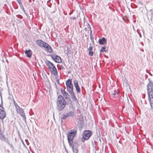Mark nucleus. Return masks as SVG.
<instances>
[{
	"label": "nucleus",
	"mask_w": 153,
	"mask_h": 153,
	"mask_svg": "<svg viewBox=\"0 0 153 153\" xmlns=\"http://www.w3.org/2000/svg\"><path fill=\"white\" fill-rule=\"evenodd\" d=\"M56 108L59 111L62 110L66 107V102L65 99L62 95H59L56 101Z\"/></svg>",
	"instance_id": "nucleus-1"
},
{
	"label": "nucleus",
	"mask_w": 153,
	"mask_h": 153,
	"mask_svg": "<svg viewBox=\"0 0 153 153\" xmlns=\"http://www.w3.org/2000/svg\"><path fill=\"white\" fill-rule=\"evenodd\" d=\"M77 130L74 129L71 130L70 132H68L67 134L68 141L69 145H71V143H74L73 142V139L76 134Z\"/></svg>",
	"instance_id": "nucleus-2"
},
{
	"label": "nucleus",
	"mask_w": 153,
	"mask_h": 153,
	"mask_svg": "<svg viewBox=\"0 0 153 153\" xmlns=\"http://www.w3.org/2000/svg\"><path fill=\"white\" fill-rule=\"evenodd\" d=\"M148 80L149 82L147 85V90L148 98L150 99V97H153V82L149 78L148 79Z\"/></svg>",
	"instance_id": "nucleus-3"
},
{
	"label": "nucleus",
	"mask_w": 153,
	"mask_h": 153,
	"mask_svg": "<svg viewBox=\"0 0 153 153\" xmlns=\"http://www.w3.org/2000/svg\"><path fill=\"white\" fill-rule=\"evenodd\" d=\"M92 134V132L90 130H84L82 134L81 141L84 143L85 140H88Z\"/></svg>",
	"instance_id": "nucleus-4"
},
{
	"label": "nucleus",
	"mask_w": 153,
	"mask_h": 153,
	"mask_svg": "<svg viewBox=\"0 0 153 153\" xmlns=\"http://www.w3.org/2000/svg\"><path fill=\"white\" fill-rule=\"evenodd\" d=\"M65 84L67 87V91L69 93L74 91L73 86L72 83V79H68L66 81Z\"/></svg>",
	"instance_id": "nucleus-5"
},
{
	"label": "nucleus",
	"mask_w": 153,
	"mask_h": 153,
	"mask_svg": "<svg viewBox=\"0 0 153 153\" xmlns=\"http://www.w3.org/2000/svg\"><path fill=\"white\" fill-rule=\"evenodd\" d=\"M1 103L0 105V119L3 120L4 119L6 116V114L5 111L4 110V108L3 107V101L2 100V98L1 95Z\"/></svg>",
	"instance_id": "nucleus-6"
},
{
	"label": "nucleus",
	"mask_w": 153,
	"mask_h": 153,
	"mask_svg": "<svg viewBox=\"0 0 153 153\" xmlns=\"http://www.w3.org/2000/svg\"><path fill=\"white\" fill-rule=\"evenodd\" d=\"M42 47L44 48L47 52H48L50 53H52L53 51V49L51 46L45 42L42 44Z\"/></svg>",
	"instance_id": "nucleus-7"
},
{
	"label": "nucleus",
	"mask_w": 153,
	"mask_h": 153,
	"mask_svg": "<svg viewBox=\"0 0 153 153\" xmlns=\"http://www.w3.org/2000/svg\"><path fill=\"white\" fill-rule=\"evenodd\" d=\"M17 113L23 117L22 120L25 121H26V117L23 110L20 107L16 109Z\"/></svg>",
	"instance_id": "nucleus-8"
},
{
	"label": "nucleus",
	"mask_w": 153,
	"mask_h": 153,
	"mask_svg": "<svg viewBox=\"0 0 153 153\" xmlns=\"http://www.w3.org/2000/svg\"><path fill=\"white\" fill-rule=\"evenodd\" d=\"M78 126L80 130L82 128L84 123V119L83 117L80 116L79 117L77 122Z\"/></svg>",
	"instance_id": "nucleus-9"
},
{
	"label": "nucleus",
	"mask_w": 153,
	"mask_h": 153,
	"mask_svg": "<svg viewBox=\"0 0 153 153\" xmlns=\"http://www.w3.org/2000/svg\"><path fill=\"white\" fill-rule=\"evenodd\" d=\"M70 147H71L74 153H78V145L76 142H74L73 143H71V145H69Z\"/></svg>",
	"instance_id": "nucleus-10"
},
{
	"label": "nucleus",
	"mask_w": 153,
	"mask_h": 153,
	"mask_svg": "<svg viewBox=\"0 0 153 153\" xmlns=\"http://www.w3.org/2000/svg\"><path fill=\"white\" fill-rule=\"evenodd\" d=\"M69 93L71 96V98L72 99L73 101H74L76 103H78V100L75 96V92L73 91L69 92Z\"/></svg>",
	"instance_id": "nucleus-11"
},
{
	"label": "nucleus",
	"mask_w": 153,
	"mask_h": 153,
	"mask_svg": "<svg viewBox=\"0 0 153 153\" xmlns=\"http://www.w3.org/2000/svg\"><path fill=\"white\" fill-rule=\"evenodd\" d=\"M0 139L1 140L7 143L8 144H10L8 138H6L3 135V133L2 132L0 134Z\"/></svg>",
	"instance_id": "nucleus-12"
},
{
	"label": "nucleus",
	"mask_w": 153,
	"mask_h": 153,
	"mask_svg": "<svg viewBox=\"0 0 153 153\" xmlns=\"http://www.w3.org/2000/svg\"><path fill=\"white\" fill-rule=\"evenodd\" d=\"M98 42L100 45H104L107 42V39L105 37H103L99 40Z\"/></svg>",
	"instance_id": "nucleus-13"
},
{
	"label": "nucleus",
	"mask_w": 153,
	"mask_h": 153,
	"mask_svg": "<svg viewBox=\"0 0 153 153\" xmlns=\"http://www.w3.org/2000/svg\"><path fill=\"white\" fill-rule=\"evenodd\" d=\"M53 61L57 63H61L62 61L61 58L57 55L55 56Z\"/></svg>",
	"instance_id": "nucleus-14"
},
{
	"label": "nucleus",
	"mask_w": 153,
	"mask_h": 153,
	"mask_svg": "<svg viewBox=\"0 0 153 153\" xmlns=\"http://www.w3.org/2000/svg\"><path fill=\"white\" fill-rule=\"evenodd\" d=\"M45 62L46 65L48 66V69L51 68V67L54 65L53 63L47 59L45 60Z\"/></svg>",
	"instance_id": "nucleus-15"
},
{
	"label": "nucleus",
	"mask_w": 153,
	"mask_h": 153,
	"mask_svg": "<svg viewBox=\"0 0 153 153\" xmlns=\"http://www.w3.org/2000/svg\"><path fill=\"white\" fill-rule=\"evenodd\" d=\"M65 99H66V100L67 101V102H66V105L69 104V107L71 108L73 106V104L72 101L71 100L70 97H69Z\"/></svg>",
	"instance_id": "nucleus-16"
},
{
	"label": "nucleus",
	"mask_w": 153,
	"mask_h": 153,
	"mask_svg": "<svg viewBox=\"0 0 153 153\" xmlns=\"http://www.w3.org/2000/svg\"><path fill=\"white\" fill-rule=\"evenodd\" d=\"M25 53L26 54L27 57L28 58L31 57L32 55L31 51L29 49L28 50H26L25 51Z\"/></svg>",
	"instance_id": "nucleus-17"
},
{
	"label": "nucleus",
	"mask_w": 153,
	"mask_h": 153,
	"mask_svg": "<svg viewBox=\"0 0 153 153\" xmlns=\"http://www.w3.org/2000/svg\"><path fill=\"white\" fill-rule=\"evenodd\" d=\"M50 72L51 74H53L55 76L58 75V72L56 69H55L54 70L51 71Z\"/></svg>",
	"instance_id": "nucleus-18"
},
{
	"label": "nucleus",
	"mask_w": 153,
	"mask_h": 153,
	"mask_svg": "<svg viewBox=\"0 0 153 153\" xmlns=\"http://www.w3.org/2000/svg\"><path fill=\"white\" fill-rule=\"evenodd\" d=\"M44 42L41 40H37L36 41V44L41 47H42V44Z\"/></svg>",
	"instance_id": "nucleus-19"
},
{
	"label": "nucleus",
	"mask_w": 153,
	"mask_h": 153,
	"mask_svg": "<svg viewBox=\"0 0 153 153\" xmlns=\"http://www.w3.org/2000/svg\"><path fill=\"white\" fill-rule=\"evenodd\" d=\"M148 100L149 101L151 107L153 109V97H150V99L148 98Z\"/></svg>",
	"instance_id": "nucleus-20"
},
{
	"label": "nucleus",
	"mask_w": 153,
	"mask_h": 153,
	"mask_svg": "<svg viewBox=\"0 0 153 153\" xmlns=\"http://www.w3.org/2000/svg\"><path fill=\"white\" fill-rule=\"evenodd\" d=\"M74 112L72 111H71L66 113V114L67 115L68 117H72L73 115Z\"/></svg>",
	"instance_id": "nucleus-21"
},
{
	"label": "nucleus",
	"mask_w": 153,
	"mask_h": 153,
	"mask_svg": "<svg viewBox=\"0 0 153 153\" xmlns=\"http://www.w3.org/2000/svg\"><path fill=\"white\" fill-rule=\"evenodd\" d=\"M90 38L91 41V42H92L93 43H94V38L93 36L92 31L91 30V31H90Z\"/></svg>",
	"instance_id": "nucleus-22"
},
{
	"label": "nucleus",
	"mask_w": 153,
	"mask_h": 153,
	"mask_svg": "<svg viewBox=\"0 0 153 153\" xmlns=\"http://www.w3.org/2000/svg\"><path fill=\"white\" fill-rule=\"evenodd\" d=\"M74 84L75 88L79 86L78 81L75 79L74 81Z\"/></svg>",
	"instance_id": "nucleus-23"
},
{
	"label": "nucleus",
	"mask_w": 153,
	"mask_h": 153,
	"mask_svg": "<svg viewBox=\"0 0 153 153\" xmlns=\"http://www.w3.org/2000/svg\"><path fill=\"white\" fill-rule=\"evenodd\" d=\"M106 47L105 46H103L102 47L101 49L100 50V52L101 53H103L104 52H106V50H105Z\"/></svg>",
	"instance_id": "nucleus-24"
},
{
	"label": "nucleus",
	"mask_w": 153,
	"mask_h": 153,
	"mask_svg": "<svg viewBox=\"0 0 153 153\" xmlns=\"http://www.w3.org/2000/svg\"><path fill=\"white\" fill-rule=\"evenodd\" d=\"M68 117H67V115L66 114L65 115H64L63 116L61 117V122L62 123V122H63V120H65Z\"/></svg>",
	"instance_id": "nucleus-25"
},
{
	"label": "nucleus",
	"mask_w": 153,
	"mask_h": 153,
	"mask_svg": "<svg viewBox=\"0 0 153 153\" xmlns=\"http://www.w3.org/2000/svg\"><path fill=\"white\" fill-rule=\"evenodd\" d=\"M76 90L77 93H79L80 92L81 89L80 87L79 86L75 88Z\"/></svg>",
	"instance_id": "nucleus-26"
},
{
	"label": "nucleus",
	"mask_w": 153,
	"mask_h": 153,
	"mask_svg": "<svg viewBox=\"0 0 153 153\" xmlns=\"http://www.w3.org/2000/svg\"><path fill=\"white\" fill-rule=\"evenodd\" d=\"M13 104L15 107L16 109H17V108H18L19 107H20V106L17 105V103L16 102H15V100H14V99L13 100Z\"/></svg>",
	"instance_id": "nucleus-27"
},
{
	"label": "nucleus",
	"mask_w": 153,
	"mask_h": 153,
	"mask_svg": "<svg viewBox=\"0 0 153 153\" xmlns=\"http://www.w3.org/2000/svg\"><path fill=\"white\" fill-rule=\"evenodd\" d=\"M60 91L61 93L63 94V96L65 95L67 92L64 90H63L62 88H60Z\"/></svg>",
	"instance_id": "nucleus-28"
},
{
	"label": "nucleus",
	"mask_w": 153,
	"mask_h": 153,
	"mask_svg": "<svg viewBox=\"0 0 153 153\" xmlns=\"http://www.w3.org/2000/svg\"><path fill=\"white\" fill-rule=\"evenodd\" d=\"M124 81L125 83V85L126 87H128L129 86H129L128 84L127 83V81L126 79H125L124 80Z\"/></svg>",
	"instance_id": "nucleus-29"
},
{
	"label": "nucleus",
	"mask_w": 153,
	"mask_h": 153,
	"mask_svg": "<svg viewBox=\"0 0 153 153\" xmlns=\"http://www.w3.org/2000/svg\"><path fill=\"white\" fill-rule=\"evenodd\" d=\"M63 96L65 97V99H66V98H68L69 97H70V96L67 92L65 95H64Z\"/></svg>",
	"instance_id": "nucleus-30"
},
{
	"label": "nucleus",
	"mask_w": 153,
	"mask_h": 153,
	"mask_svg": "<svg viewBox=\"0 0 153 153\" xmlns=\"http://www.w3.org/2000/svg\"><path fill=\"white\" fill-rule=\"evenodd\" d=\"M55 69H56L55 66L54 65L52 67H51V68H50V69H49V70L50 71V72L52 70H54Z\"/></svg>",
	"instance_id": "nucleus-31"
},
{
	"label": "nucleus",
	"mask_w": 153,
	"mask_h": 153,
	"mask_svg": "<svg viewBox=\"0 0 153 153\" xmlns=\"http://www.w3.org/2000/svg\"><path fill=\"white\" fill-rule=\"evenodd\" d=\"M48 55L51 56V58L53 60L54 59V57L56 55L54 54H53L51 55L49 54Z\"/></svg>",
	"instance_id": "nucleus-32"
},
{
	"label": "nucleus",
	"mask_w": 153,
	"mask_h": 153,
	"mask_svg": "<svg viewBox=\"0 0 153 153\" xmlns=\"http://www.w3.org/2000/svg\"><path fill=\"white\" fill-rule=\"evenodd\" d=\"M89 54L90 56H92L93 55V52L92 51H89Z\"/></svg>",
	"instance_id": "nucleus-33"
},
{
	"label": "nucleus",
	"mask_w": 153,
	"mask_h": 153,
	"mask_svg": "<svg viewBox=\"0 0 153 153\" xmlns=\"http://www.w3.org/2000/svg\"><path fill=\"white\" fill-rule=\"evenodd\" d=\"M18 3L19 4L20 6L21 4H22V2H21V0H16Z\"/></svg>",
	"instance_id": "nucleus-34"
},
{
	"label": "nucleus",
	"mask_w": 153,
	"mask_h": 153,
	"mask_svg": "<svg viewBox=\"0 0 153 153\" xmlns=\"http://www.w3.org/2000/svg\"><path fill=\"white\" fill-rule=\"evenodd\" d=\"M16 16L18 18L20 19H22L23 18V17L22 16L20 15H16Z\"/></svg>",
	"instance_id": "nucleus-35"
},
{
	"label": "nucleus",
	"mask_w": 153,
	"mask_h": 153,
	"mask_svg": "<svg viewBox=\"0 0 153 153\" xmlns=\"http://www.w3.org/2000/svg\"><path fill=\"white\" fill-rule=\"evenodd\" d=\"M87 24H88V28H89L90 29V31H91V27L90 26V25L89 23H88L87 22Z\"/></svg>",
	"instance_id": "nucleus-36"
},
{
	"label": "nucleus",
	"mask_w": 153,
	"mask_h": 153,
	"mask_svg": "<svg viewBox=\"0 0 153 153\" xmlns=\"http://www.w3.org/2000/svg\"><path fill=\"white\" fill-rule=\"evenodd\" d=\"M93 49V47L91 46H90L88 48V51H92Z\"/></svg>",
	"instance_id": "nucleus-37"
},
{
	"label": "nucleus",
	"mask_w": 153,
	"mask_h": 153,
	"mask_svg": "<svg viewBox=\"0 0 153 153\" xmlns=\"http://www.w3.org/2000/svg\"><path fill=\"white\" fill-rule=\"evenodd\" d=\"M70 18L72 20H75L76 19V17H71Z\"/></svg>",
	"instance_id": "nucleus-38"
},
{
	"label": "nucleus",
	"mask_w": 153,
	"mask_h": 153,
	"mask_svg": "<svg viewBox=\"0 0 153 153\" xmlns=\"http://www.w3.org/2000/svg\"><path fill=\"white\" fill-rule=\"evenodd\" d=\"M19 6H20V8H21V9H22L23 10H24V7L22 4H21Z\"/></svg>",
	"instance_id": "nucleus-39"
},
{
	"label": "nucleus",
	"mask_w": 153,
	"mask_h": 153,
	"mask_svg": "<svg viewBox=\"0 0 153 153\" xmlns=\"http://www.w3.org/2000/svg\"><path fill=\"white\" fill-rule=\"evenodd\" d=\"M150 12L151 13V16H152L153 17V10H150Z\"/></svg>",
	"instance_id": "nucleus-40"
},
{
	"label": "nucleus",
	"mask_w": 153,
	"mask_h": 153,
	"mask_svg": "<svg viewBox=\"0 0 153 153\" xmlns=\"http://www.w3.org/2000/svg\"><path fill=\"white\" fill-rule=\"evenodd\" d=\"M23 11L24 12V13L25 14V15L27 16H28V15L27 13L25 12V10H23Z\"/></svg>",
	"instance_id": "nucleus-41"
},
{
	"label": "nucleus",
	"mask_w": 153,
	"mask_h": 153,
	"mask_svg": "<svg viewBox=\"0 0 153 153\" xmlns=\"http://www.w3.org/2000/svg\"><path fill=\"white\" fill-rule=\"evenodd\" d=\"M112 94L114 96H115L116 94V93L115 91H114V92L112 93Z\"/></svg>",
	"instance_id": "nucleus-42"
},
{
	"label": "nucleus",
	"mask_w": 153,
	"mask_h": 153,
	"mask_svg": "<svg viewBox=\"0 0 153 153\" xmlns=\"http://www.w3.org/2000/svg\"><path fill=\"white\" fill-rule=\"evenodd\" d=\"M47 5L49 7H51L52 6V3H50L49 4H47Z\"/></svg>",
	"instance_id": "nucleus-43"
},
{
	"label": "nucleus",
	"mask_w": 153,
	"mask_h": 153,
	"mask_svg": "<svg viewBox=\"0 0 153 153\" xmlns=\"http://www.w3.org/2000/svg\"><path fill=\"white\" fill-rule=\"evenodd\" d=\"M56 81L58 85L59 84V79H56Z\"/></svg>",
	"instance_id": "nucleus-44"
},
{
	"label": "nucleus",
	"mask_w": 153,
	"mask_h": 153,
	"mask_svg": "<svg viewBox=\"0 0 153 153\" xmlns=\"http://www.w3.org/2000/svg\"><path fill=\"white\" fill-rule=\"evenodd\" d=\"M138 4H141V5H143V3L140 1H139L138 2Z\"/></svg>",
	"instance_id": "nucleus-45"
},
{
	"label": "nucleus",
	"mask_w": 153,
	"mask_h": 153,
	"mask_svg": "<svg viewBox=\"0 0 153 153\" xmlns=\"http://www.w3.org/2000/svg\"><path fill=\"white\" fill-rule=\"evenodd\" d=\"M69 49L68 48V47H67V50H68V52L67 53H66V54L68 55V53H69V50H68Z\"/></svg>",
	"instance_id": "nucleus-46"
},
{
	"label": "nucleus",
	"mask_w": 153,
	"mask_h": 153,
	"mask_svg": "<svg viewBox=\"0 0 153 153\" xmlns=\"http://www.w3.org/2000/svg\"><path fill=\"white\" fill-rule=\"evenodd\" d=\"M8 145H9L10 146V147H11V148H12V149H13V146H12V144H10H10H8Z\"/></svg>",
	"instance_id": "nucleus-47"
},
{
	"label": "nucleus",
	"mask_w": 153,
	"mask_h": 153,
	"mask_svg": "<svg viewBox=\"0 0 153 153\" xmlns=\"http://www.w3.org/2000/svg\"><path fill=\"white\" fill-rule=\"evenodd\" d=\"M51 1V0H48L47 2V4H48L50 3Z\"/></svg>",
	"instance_id": "nucleus-48"
},
{
	"label": "nucleus",
	"mask_w": 153,
	"mask_h": 153,
	"mask_svg": "<svg viewBox=\"0 0 153 153\" xmlns=\"http://www.w3.org/2000/svg\"><path fill=\"white\" fill-rule=\"evenodd\" d=\"M60 68L63 70L64 68L62 65H61Z\"/></svg>",
	"instance_id": "nucleus-49"
},
{
	"label": "nucleus",
	"mask_w": 153,
	"mask_h": 153,
	"mask_svg": "<svg viewBox=\"0 0 153 153\" xmlns=\"http://www.w3.org/2000/svg\"><path fill=\"white\" fill-rule=\"evenodd\" d=\"M84 30L86 31L88 30L87 28L86 27H85L84 29Z\"/></svg>",
	"instance_id": "nucleus-50"
},
{
	"label": "nucleus",
	"mask_w": 153,
	"mask_h": 153,
	"mask_svg": "<svg viewBox=\"0 0 153 153\" xmlns=\"http://www.w3.org/2000/svg\"><path fill=\"white\" fill-rule=\"evenodd\" d=\"M116 93L117 94H120V92L119 91H117L116 92Z\"/></svg>",
	"instance_id": "nucleus-51"
},
{
	"label": "nucleus",
	"mask_w": 153,
	"mask_h": 153,
	"mask_svg": "<svg viewBox=\"0 0 153 153\" xmlns=\"http://www.w3.org/2000/svg\"><path fill=\"white\" fill-rule=\"evenodd\" d=\"M72 13V12H70L69 13V15H71Z\"/></svg>",
	"instance_id": "nucleus-52"
},
{
	"label": "nucleus",
	"mask_w": 153,
	"mask_h": 153,
	"mask_svg": "<svg viewBox=\"0 0 153 153\" xmlns=\"http://www.w3.org/2000/svg\"><path fill=\"white\" fill-rule=\"evenodd\" d=\"M65 150H66V152L67 153H68V151H67V150L66 149V148H65Z\"/></svg>",
	"instance_id": "nucleus-53"
},
{
	"label": "nucleus",
	"mask_w": 153,
	"mask_h": 153,
	"mask_svg": "<svg viewBox=\"0 0 153 153\" xmlns=\"http://www.w3.org/2000/svg\"><path fill=\"white\" fill-rule=\"evenodd\" d=\"M71 73V72L70 71H68V74H70Z\"/></svg>",
	"instance_id": "nucleus-54"
},
{
	"label": "nucleus",
	"mask_w": 153,
	"mask_h": 153,
	"mask_svg": "<svg viewBox=\"0 0 153 153\" xmlns=\"http://www.w3.org/2000/svg\"><path fill=\"white\" fill-rule=\"evenodd\" d=\"M1 129L0 128V134H1Z\"/></svg>",
	"instance_id": "nucleus-55"
},
{
	"label": "nucleus",
	"mask_w": 153,
	"mask_h": 153,
	"mask_svg": "<svg viewBox=\"0 0 153 153\" xmlns=\"http://www.w3.org/2000/svg\"><path fill=\"white\" fill-rule=\"evenodd\" d=\"M139 35L140 37H141V34H139Z\"/></svg>",
	"instance_id": "nucleus-56"
},
{
	"label": "nucleus",
	"mask_w": 153,
	"mask_h": 153,
	"mask_svg": "<svg viewBox=\"0 0 153 153\" xmlns=\"http://www.w3.org/2000/svg\"><path fill=\"white\" fill-rule=\"evenodd\" d=\"M6 61L7 63H8V61L7 60H6Z\"/></svg>",
	"instance_id": "nucleus-57"
},
{
	"label": "nucleus",
	"mask_w": 153,
	"mask_h": 153,
	"mask_svg": "<svg viewBox=\"0 0 153 153\" xmlns=\"http://www.w3.org/2000/svg\"><path fill=\"white\" fill-rule=\"evenodd\" d=\"M88 38H89V36H87V39H88Z\"/></svg>",
	"instance_id": "nucleus-58"
},
{
	"label": "nucleus",
	"mask_w": 153,
	"mask_h": 153,
	"mask_svg": "<svg viewBox=\"0 0 153 153\" xmlns=\"http://www.w3.org/2000/svg\"><path fill=\"white\" fill-rule=\"evenodd\" d=\"M85 37L87 36V35L86 34L85 35Z\"/></svg>",
	"instance_id": "nucleus-59"
},
{
	"label": "nucleus",
	"mask_w": 153,
	"mask_h": 153,
	"mask_svg": "<svg viewBox=\"0 0 153 153\" xmlns=\"http://www.w3.org/2000/svg\"><path fill=\"white\" fill-rule=\"evenodd\" d=\"M69 53H70V51H69Z\"/></svg>",
	"instance_id": "nucleus-60"
},
{
	"label": "nucleus",
	"mask_w": 153,
	"mask_h": 153,
	"mask_svg": "<svg viewBox=\"0 0 153 153\" xmlns=\"http://www.w3.org/2000/svg\"><path fill=\"white\" fill-rule=\"evenodd\" d=\"M54 114H53V117H54Z\"/></svg>",
	"instance_id": "nucleus-61"
},
{
	"label": "nucleus",
	"mask_w": 153,
	"mask_h": 153,
	"mask_svg": "<svg viewBox=\"0 0 153 153\" xmlns=\"http://www.w3.org/2000/svg\"><path fill=\"white\" fill-rule=\"evenodd\" d=\"M55 84L56 86V83H55Z\"/></svg>",
	"instance_id": "nucleus-62"
},
{
	"label": "nucleus",
	"mask_w": 153,
	"mask_h": 153,
	"mask_svg": "<svg viewBox=\"0 0 153 153\" xmlns=\"http://www.w3.org/2000/svg\"><path fill=\"white\" fill-rule=\"evenodd\" d=\"M9 93L10 94V92L9 91Z\"/></svg>",
	"instance_id": "nucleus-63"
},
{
	"label": "nucleus",
	"mask_w": 153,
	"mask_h": 153,
	"mask_svg": "<svg viewBox=\"0 0 153 153\" xmlns=\"http://www.w3.org/2000/svg\"><path fill=\"white\" fill-rule=\"evenodd\" d=\"M29 153H30L29 152Z\"/></svg>",
	"instance_id": "nucleus-64"
}]
</instances>
